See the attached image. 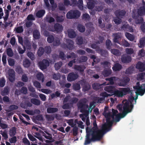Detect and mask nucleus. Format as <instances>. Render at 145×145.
I'll return each instance as SVG.
<instances>
[{
    "mask_svg": "<svg viewBox=\"0 0 145 145\" xmlns=\"http://www.w3.org/2000/svg\"><path fill=\"white\" fill-rule=\"evenodd\" d=\"M130 80L128 77L124 78L120 80V82L118 83V84L120 86L124 87L129 82Z\"/></svg>",
    "mask_w": 145,
    "mask_h": 145,
    "instance_id": "11",
    "label": "nucleus"
},
{
    "mask_svg": "<svg viewBox=\"0 0 145 145\" xmlns=\"http://www.w3.org/2000/svg\"><path fill=\"white\" fill-rule=\"evenodd\" d=\"M82 20L86 21H89L90 19V17L89 15L87 13L83 14L82 16Z\"/></svg>",
    "mask_w": 145,
    "mask_h": 145,
    "instance_id": "42",
    "label": "nucleus"
},
{
    "mask_svg": "<svg viewBox=\"0 0 145 145\" xmlns=\"http://www.w3.org/2000/svg\"><path fill=\"white\" fill-rule=\"evenodd\" d=\"M136 69L140 72H143L145 70V63L138 61L136 65Z\"/></svg>",
    "mask_w": 145,
    "mask_h": 145,
    "instance_id": "8",
    "label": "nucleus"
},
{
    "mask_svg": "<svg viewBox=\"0 0 145 145\" xmlns=\"http://www.w3.org/2000/svg\"><path fill=\"white\" fill-rule=\"evenodd\" d=\"M60 44V41L59 39L58 38H56L54 39L53 42V44L54 46H59Z\"/></svg>",
    "mask_w": 145,
    "mask_h": 145,
    "instance_id": "49",
    "label": "nucleus"
},
{
    "mask_svg": "<svg viewBox=\"0 0 145 145\" xmlns=\"http://www.w3.org/2000/svg\"><path fill=\"white\" fill-rule=\"evenodd\" d=\"M54 37L52 35H49L47 39V41L49 43H52L53 42L54 40Z\"/></svg>",
    "mask_w": 145,
    "mask_h": 145,
    "instance_id": "50",
    "label": "nucleus"
},
{
    "mask_svg": "<svg viewBox=\"0 0 145 145\" xmlns=\"http://www.w3.org/2000/svg\"><path fill=\"white\" fill-rule=\"evenodd\" d=\"M137 13L140 16H142L145 14V7L142 6L137 9Z\"/></svg>",
    "mask_w": 145,
    "mask_h": 145,
    "instance_id": "16",
    "label": "nucleus"
},
{
    "mask_svg": "<svg viewBox=\"0 0 145 145\" xmlns=\"http://www.w3.org/2000/svg\"><path fill=\"white\" fill-rule=\"evenodd\" d=\"M45 13V11L43 9L39 10L36 14V16L38 18L42 17Z\"/></svg>",
    "mask_w": 145,
    "mask_h": 145,
    "instance_id": "27",
    "label": "nucleus"
},
{
    "mask_svg": "<svg viewBox=\"0 0 145 145\" xmlns=\"http://www.w3.org/2000/svg\"><path fill=\"white\" fill-rule=\"evenodd\" d=\"M46 118L48 121H52L54 120L55 116L54 115L46 114Z\"/></svg>",
    "mask_w": 145,
    "mask_h": 145,
    "instance_id": "46",
    "label": "nucleus"
},
{
    "mask_svg": "<svg viewBox=\"0 0 145 145\" xmlns=\"http://www.w3.org/2000/svg\"><path fill=\"white\" fill-rule=\"evenodd\" d=\"M30 101L32 104L37 106H39L41 104V101L40 100L35 98H32Z\"/></svg>",
    "mask_w": 145,
    "mask_h": 145,
    "instance_id": "30",
    "label": "nucleus"
},
{
    "mask_svg": "<svg viewBox=\"0 0 145 145\" xmlns=\"http://www.w3.org/2000/svg\"><path fill=\"white\" fill-rule=\"evenodd\" d=\"M89 113L88 114H86V113H84V114H80V117L81 118L82 120L83 121H85L86 120V118L87 116H88Z\"/></svg>",
    "mask_w": 145,
    "mask_h": 145,
    "instance_id": "54",
    "label": "nucleus"
},
{
    "mask_svg": "<svg viewBox=\"0 0 145 145\" xmlns=\"http://www.w3.org/2000/svg\"><path fill=\"white\" fill-rule=\"evenodd\" d=\"M9 72V80L11 82H13L15 80V74L14 73Z\"/></svg>",
    "mask_w": 145,
    "mask_h": 145,
    "instance_id": "41",
    "label": "nucleus"
},
{
    "mask_svg": "<svg viewBox=\"0 0 145 145\" xmlns=\"http://www.w3.org/2000/svg\"><path fill=\"white\" fill-rule=\"evenodd\" d=\"M108 126L109 128H110V127L109 125H108L107 123H105L103 124L102 125V129H101L103 131L102 133L101 134V135L102 136V138L103 137V134L106 131H109L108 130L107 126Z\"/></svg>",
    "mask_w": 145,
    "mask_h": 145,
    "instance_id": "31",
    "label": "nucleus"
},
{
    "mask_svg": "<svg viewBox=\"0 0 145 145\" xmlns=\"http://www.w3.org/2000/svg\"><path fill=\"white\" fill-rule=\"evenodd\" d=\"M4 12L5 16L3 17V18H4V21H6L7 20L8 17L9 12V10L6 9H5Z\"/></svg>",
    "mask_w": 145,
    "mask_h": 145,
    "instance_id": "52",
    "label": "nucleus"
},
{
    "mask_svg": "<svg viewBox=\"0 0 145 145\" xmlns=\"http://www.w3.org/2000/svg\"><path fill=\"white\" fill-rule=\"evenodd\" d=\"M88 2L87 3L88 7L89 9H93L95 6V2L94 0H88Z\"/></svg>",
    "mask_w": 145,
    "mask_h": 145,
    "instance_id": "21",
    "label": "nucleus"
},
{
    "mask_svg": "<svg viewBox=\"0 0 145 145\" xmlns=\"http://www.w3.org/2000/svg\"><path fill=\"white\" fill-rule=\"evenodd\" d=\"M44 52V48L42 47H40L37 52L38 56L39 57L41 56L43 54Z\"/></svg>",
    "mask_w": 145,
    "mask_h": 145,
    "instance_id": "40",
    "label": "nucleus"
},
{
    "mask_svg": "<svg viewBox=\"0 0 145 145\" xmlns=\"http://www.w3.org/2000/svg\"><path fill=\"white\" fill-rule=\"evenodd\" d=\"M138 95L142 96L144 95L145 92V89H143L142 87L136 89Z\"/></svg>",
    "mask_w": 145,
    "mask_h": 145,
    "instance_id": "38",
    "label": "nucleus"
},
{
    "mask_svg": "<svg viewBox=\"0 0 145 145\" xmlns=\"http://www.w3.org/2000/svg\"><path fill=\"white\" fill-rule=\"evenodd\" d=\"M78 77V75L73 72L69 73L67 77V80L69 81H74L77 79Z\"/></svg>",
    "mask_w": 145,
    "mask_h": 145,
    "instance_id": "10",
    "label": "nucleus"
},
{
    "mask_svg": "<svg viewBox=\"0 0 145 145\" xmlns=\"http://www.w3.org/2000/svg\"><path fill=\"white\" fill-rule=\"evenodd\" d=\"M88 60L87 57L85 56H81L79 58V61L80 62H86Z\"/></svg>",
    "mask_w": 145,
    "mask_h": 145,
    "instance_id": "64",
    "label": "nucleus"
},
{
    "mask_svg": "<svg viewBox=\"0 0 145 145\" xmlns=\"http://www.w3.org/2000/svg\"><path fill=\"white\" fill-rule=\"evenodd\" d=\"M67 33L68 36L70 38H74L76 37V34L73 29H68L67 30Z\"/></svg>",
    "mask_w": 145,
    "mask_h": 145,
    "instance_id": "14",
    "label": "nucleus"
},
{
    "mask_svg": "<svg viewBox=\"0 0 145 145\" xmlns=\"http://www.w3.org/2000/svg\"><path fill=\"white\" fill-rule=\"evenodd\" d=\"M8 61L9 65L13 66L14 65L15 61L14 59L12 58H9L8 59Z\"/></svg>",
    "mask_w": 145,
    "mask_h": 145,
    "instance_id": "62",
    "label": "nucleus"
},
{
    "mask_svg": "<svg viewBox=\"0 0 145 145\" xmlns=\"http://www.w3.org/2000/svg\"><path fill=\"white\" fill-rule=\"evenodd\" d=\"M86 68V67L84 65H76L74 67L75 70L80 72H83Z\"/></svg>",
    "mask_w": 145,
    "mask_h": 145,
    "instance_id": "23",
    "label": "nucleus"
},
{
    "mask_svg": "<svg viewBox=\"0 0 145 145\" xmlns=\"http://www.w3.org/2000/svg\"><path fill=\"white\" fill-rule=\"evenodd\" d=\"M62 65V63L61 61L56 63L54 65L55 68L56 70H58L60 69Z\"/></svg>",
    "mask_w": 145,
    "mask_h": 145,
    "instance_id": "55",
    "label": "nucleus"
},
{
    "mask_svg": "<svg viewBox=\"0 0 145 145\" xmlns=\"http://www.w3.org/2000/svg\"><path fill=\"white\" fill-rule=\"evenodd\" d=\"M129 103L128 101H126L123 104V111L121 114L120 113L121 118H124L128 113L131 112L132 110L129 108Z\"/></svg>",
    "mask_w": 145,
    "mask_h": 145,
    "instance_id": "5",
    "label": "nucleus"
},
{
    "mask_svg": "<svg viewBox=\"0 0 145 145\" xmlns=\"http://www.w3.org/2000/svg\"><path fill=\"white\" fill-rule=\"evenodd\" d=\"M122 68L121 65L119 63H115L112 67L113 70L115 71H120Z\"/></svg>",
    "mask_w": 145,
    "mask_h": 145,
    "instance_id": "22",
    "label": "nucleus"
},
{
    "mask_svg": "<svg viewBox=\"0 0 145 145\" xmlns=\"http://www.w3.org/2000/svg\"><path fill=\"white\" fill-rule=\"evenodd\" d=\"M138 22H137L138 24H141L140 28L142 31L144 33H145V22H144V19L142 17H140L139 19H138Z\"/></svg>",
    "mask_w": 145,
    "mask_h": 145,
    "instance_id": "9",
    "label": "nucleus"
},
{
    "mask_svg": "<svg viewBox=\"0 0 145 145\" xmlns=\"http://www.w3.org/2000/svg\"><path fill=\"white\" fill-rule=\"evenodd\" d=\"M111 53L115 55H118L120 54L119 50H118L116 49H111Z\"/></svg>",
    "mask_w": 145,
    "mask_h": 145,
    "instance_id": "61",
    "label": "nucleus"
},
{
    "mask_svg": "<svg viewBox=\"0 0 145 145\" xmlns=\"http://www.w3.org/2000/svg\"><path fill=\"white\" fill-rule=\"evenodd\" d=\"M112 73L111 70H105L103 72V74L105 76H108L110 75Z\"/></svg>",
    "mask_w": 145,
    "mask_h": 145,
    "instance_id": "51",
    "label": "nucleus"
},
{
    "mask_svg": "<svg viewBox=\"0 0 145 145\" xmlns=\"http://www.w3.org/2000/svg\"><path fill=\"white\" fill-rule=\"evenodd\" d=\"M122 89L123 96L127 95L128 94H130L131 92V90L129 88H120Z\"/></svg>",
    "mask_w": 145,
    "mask_h": 145,
    "instance_id": "26",
    "label": "nucleus"
},
{
    "mask_svg": "<svg viewBox=\"0 0 145 145\" xmlns=\"http://www.w3.org/2000/svg\"><path fill=\"white\" fill-rule=\"evenodd\" d=\"M113 21L117 25L119 24L121 22V20L119 17H117L114 18V19Z\"/></svg>",
    "mask_w": 145,
    "mask_h": 145,
    "instance_id": "63",
    "label": "nucleus"
},
{
    "mask_svg": "<svg viewBox=\"0 0 145 145\" xmlns=\"http://www.w3.org/2000/svg\"><path fill=\"white\" fill-rule=\"evenodd\" d=\"M137 96L135 98V97L133 96H131L130 97L129 99V101L130 102V105H129V108L131 109V110H132L134 106L133 104V101H135V104H136V99H137Z\"/></svg>",
    "mask_w": 145,
    "mask_h": 145,
    "instance_id": "19",
    "label": "nucleus"
},
{
    "mask_svg": "<svg viewBox=\"0 0 145 145\" xmlns=\"http://www.w3.org/2000/svg\"><path fill=\"white\" fill-rule=\"evenodd\" d=\"M117 78L115 76H112L110 78H106L105 80L106 81H109L110 84L113 85L114 84V81H115L117 80Z\"/></svg>",
    "mask_w": 145,
    "mask_h": 145,
    "instance_id": "32",
    "label": "nucleus"
},
{
    "mask_svg": "<svg viewBox=\"0 0 145 145\" xmlns=\"http://www.w3.org/2000/svg\"><path fill=\"white\" fill-rule=\"evenodd\" d=\"M67 48L69 50H72L74 48V42L71 40L68 39L67 40Z\"/></svg>",
    "mask_w": 145,
    "mask_h": 145,
    "instance_id": "18",
    "label": "nucleus"
},
{
    "mask_svg": "<svg viewBox=\"0 0 145 145\" xmlns=\"http://www.w3.org/2000/svg\"><path fill=\"white\" fill-rule=\"evenodd\" d=\"M92 87L94 89L97 90L101 89L102 87L101 85L98 83H94L92 84Z\"/></svg>",
    "mask_w": 145,
    "mask_h": 145,
    "instance_id": "37",
    "label": "nucleus"
},
{
    "mask_svg": "<svg viewBox=\"0 0 145 145\" xmlns=\"http://www.w3.org/2000/svg\"><path fill=\"white\" fill-rule=\"evenodd\" d=\"M125 51L127 54L131 55L134 53V50L133 49L130 48H126L125 50Z\"/></svg>",
    "mask_w": 145,
    "mask_h": 145,
    "instance_id": "56",
    "label": "nucleus"
},
{
    "mask_svg": "<svg viewBox=\"0 0 145 145\" xmlns=\"http://www.w3.org/2000/svg\"><path fill=\"white\" fill-rule=\"evenodd\" d=\"M111 117L106 118V123L111 127L113 124V121H111Z\"/></svg>",
    "mask_w": 145,
    "mask_h": 145,
    "instance_id": "58",
    "label": "nucleus"
},
{
    "mask_svg": "<svg viewBox=\"0 0 145 145\" xmlns=\"http://www.w3.org/2000/svg\"><path fill=\"white\" fill-rule=\"evenodd\" d=\"M63 27L62 25L58 23L54 24V28L51 30L54 32L56 31L57 33H59L62 31Z\"/></svg>",
    "mask_w": 145,
    "mask_h": 145,
    "instance_id": "12",
    "label": "nucleus"
},
{
    "mask_svg": "<svg viewBox=\"0 0 145 145\" xmlns=\"http://www.w3.org/2000/svg\"><path fill=\"white\" fill-rule=\"evenodd\" d=\"M59 58L62 60H65L66 59V57L64 53L62 51H60L59 54Z\"/></svg>",
    "mask_w": 145,
    "mask_h": 145,
    "instance_id": "53",
    "label": "nucleus"
},
{
    "mask_svg": "<svg viewBox=\"0 0 145 145\" xmlns=\"http://www.w3.org/2000/svg\"><path fill=\"white\" fill-rule=\"evenodd\" d=\"M61 76L60 74L59 73L57 74L54 73L52 75V78L55 80H58L60 79Z\"/></svg>",
    "mask_w": 145,
    "mask_h": 145,
    "instance_id": "57",
    "label": "nucleus"
},
{
    "mask_svg": "<svg viewBox=\"0 0 145 145\" xmlns=\"http://www.w3.org/2000/svg\"><path fill=\"white\" fill-rule=\"evenodd\" d=\"M73 88L74 90L77 91L79 90L81 88L80 85L79 84L76 83L73 85Z\"/></svg>",
    "mask_w": 145,
    "mask_h": 145,
    "instance_id": "59",
    "label": "nucleus"
},
{
    "mask_svg": "<svg viewBox=\"0 0 145 145\" xmlns=\"http://www.w3.org/2000/svg\"><path fill=\"white\" fill-rule=\"evenodd\" d=\"M9 93V88L8 86L4 88L3 90L1 92V95L3 96L8 95Z\"/></svg>",
    "mask_w": 145,
    "mask_h": 145,
    "instance_id": "28",
    "label": "nucleus"
},
{
    "mask_svg": "<svg viewBox=\"0 0 145 145\" xmlns=\"http://www.w3.org/2000/svg\"><path fill=\"white\" fill-rule=\"evenodd\" d=\"M126 13V11L124 10H121L120 9L117 10L115 12V14L116 17L121 18H122L125 15Z\"/></svg>",
    "mask_w": 145,
    "mask_h": 145,
    "instance_id": "13",
    "label": "nucleus"
},
{
    "mask_svg": "<svg viewBox=\"0 0 145 145\" xmlns=\"http://www.w3.org/2000/svg\"><path fill=\"white\" fill-rule=\"evenodd\" d=\"M38 65L40 69L42 70L47 68L49 65V63L48 60L44 59L39 62Z\"/></svg>",
    "mask_w": 145,
    "mask_h": 145,
    "instance_id": "6",
    "label": "nucleus"
},
{
    "mask_svg": "<svg viewBox=\"0 0 145 145\" xmlns=\"http://www.w3.org/2000/svg\"><path fill=\"white\" fill-rule=\"evenodd\" d=\"M16 133V128L15 127H12L9 131V135L10 137L14 136Z\"/></svg>",
    "mask_w": 145,
    "mask_h": 145,
    "instance_id": "35",
    "label": "nucleus"
},
{
    "mask_svg": "<svg viewBox=\"0 0 145 145\" xmlns=\"http://www.w3.org/2000/svg\"><path fill=\"white\" fill-rule=\"evenodd\" d=\"M80 12L78 10H71L66 14V17L69 19H76L80 16Z\"/></svg>",
    "mask_w": 145,
    "mask_h": 145,
    "instance_id": "3",
    "label": "nucleus"
},
{
    "mask_svg": "<svg viewBox=\"0 0 145 145\" xmlns=\"http://www.w3.org/2000/svg\"><path fill=\"white\" fill-rule=\"evenodd\" d=\"M61 93L59 91H57L55 93H53L50 96L51 97L52 99H53L55 97H60Z\"/></svg>",
    "mask_w": 145,
    "mask_h": 145,
    "instance_id": "45",
    "label": "nucleus"
},
{
    "mask_svg": "<svg viewBox=\"0 0 145 145\" xmlns=\"http://www.w3.org/2000/svg\"><path fill=\"white\" fill-rule=\"evenodd\" d=\"M125 35L126 38L129 40L131 41H133L135 39L134 37L129 33L126 32Z\"/></svg>",
    "mask_w": 145,
    "mask_h": 145,
    "instance_id": "39",
    "label": "nucleus"
},
{
    "mask_svg": "<svg viewBox=\"0 0 145 145\" xmlns=\"http://www.w3.org/2000/svg\"><path fill=\"white\" fill-rule=\"evenodd\" d=\"M93 124V126L92 129H89V131L88 127L86 128L87 134L84 145L89 144L92 142L100 140L102 138L101 134L103 131L98 129L96 121H94Z\"/></svg>",
    "mask_w": 145,
    "mask_h": 145,
    "instance_id": "1",
    "label": "nucleus"
},
{
    "mask_svg": "<svg viewBox=\"0 0 145 145\" xmlns=\"http://www.w3.org/2000/svg\"><path fill=\"white\" fill-rule=\"evenodd\" d=\"M129 103L128 101H126L123 104V111L121 114L120 113L121 118H124L128 113L131 112L132 110L129 108Z\"/></svg>",
    "mask_w": 145,
    "mask_h": 145,
    "instance_id": "4",
    "label": "nucleus"
},
{
    "mask_svg": "<svg viewBox=\"0 0 145 145\" xmlns=\"http://www.w3.org/2000/svg\"><path fill=\"white\" fill-rule=\"evenodd\" d=\"M120 88H119V90H117L115 88V89L114 90L113 94L118 97L123 96L122 89H121Z\"/></svg>",
    "mask_w": 145,
    "mask_h": 145,
    "instance_id": "15",
    "label": "nucleus"
},
{
    "mask_svg": "<svg viewBox=\"0 0 145 145\" xmlns=\"http://www.w3.org/2000/svg\"><path fill=\"white\" fill-rule=\"evenodd\" d=\"M115 88L114 86H106L104 88V90L107 92L113 94Z\"/></svg>",
    "mask_w": 145,
    "mask_h": 145,
    "instance_id": "17",
    "label": "nucleus"
},
{
    "mask_svg": "<svg viewBox=\"0 0 145 145\" xmlns=\"http://www.w3.org/2000/svg\"><path fill=\"white\" fill-rule=\"evenodd\" d=\"M121 33H117L113 34L114 37V41L115 43H119V40L121 37Z\"/></svg>",
    "mask_w": 145,
    "mask_h": 145,
    "instance_id": "20",
    "label": "nucleus"
},
{
    "mask_svg": "<svg viewBox=\"0 0 145 145\" xmlns=\"http://www.w3.org/2000/svg\"><path fill=\"white\" fill-rule=\"evenodd\" d=\"M86 102L84 99L80 100L77 104L78 108L80 109V112L83 113H89V111L88 110V105L86 104Z\"/></svg>",
    "mask_w": 145,
    "mask_h": 145,
    "instance_id": "2",
    "label": "nucleus"
},
{
    "mask_svg": "<svg viewBox=\"0 0 145 145\" xmlns=\"http://www.w3.org/2000/svg\"><path fill=\"white\" fill-rule=\"evenodd\" d=\"M105 44L107 49L109 50L111 49L112 44L110 40L107 39L106 40Z\"/></svg>",
    "mask_w": 145,
    "mask_h": 145,
    "instance_id": "43",
    "label": "nucleus"
},
{
    "mask_svg": "<svg viewBox=\"0 0 145 145\" xmlns=\"http://www.w3.org/2000/svg\"><path fill=\"white\" fill-rule=\"evenodd\" d=\"M77 5L78 7L80 10H82L84 9L83 0H78Z\"/></svg>",
    "mask_w": 145,
    "mask_h": 145,
    "instance_id": "44",
    "label": "nucleus"
},
{
    "mask_svg": "<svg viewBox=\"0 0 145 145\" xmlns=\"http://www.w3.org/2000/svg\"><path fill=\"white\" fill-rule=\"evenodd\" d=\"M84 85L83 86V89L84 91H86L89 90L90 88V86L89 84L86 82H84Z\"/></svg>",
    "mask_w": 145,
    "mask_h": 145,
    "instance_id": "36",
    "label": "nucleus"
},
{
    "mask_svg": "<svg viewBox=\"0 0 145 145\" xmlns=\"http://www.w3.org/2000/svg\"><path fill=\"white\" fill-rule=\"evenodd\" d=\"M77 28L78 31L81 33H83L85 31V27L81 24H78L77 27Z\"/></svg>",
    "mask_w": 145,
    "mask_h": 145,
    "instance_id": "33",
    "label": "nucleus"
},
{
    "mask_svg": "<svg viewBox=\"0 0 145 145\" xmlns=\"http://www.w3.org/2000/svg\"><path fill=\"white\" fill-rule=\"evenodd\" d=\"M6 52L8 56L10 57H12L13 56V53L11 48L7 49Z\"/></svg>",
    "mask_w": 145,
    "mask_h": 145,
    "instance_id": "48",
    "label": "nucleus"
},
{
    "mask_svg": "<svg viewBox=\"0 0 145 145\" xmlns=\"http://www.w3.org/2000/svg\"><path fill=\"white\" fill-rule=\"evenodd\" d=\"M33 37L36 39H39L40 37V33L39 31L37 30H35L33 32Z\"/></svg>",
    "mask_w": 145,
    "mask_h": 145,
    "instance_id": "25",
    "label": "nucleus"
},
{
    "mask_svg": "<svg viewBox=\"0 0 145 145\" xmlns=\"http://www.w3.org/2000/svg\"><path fill=\"white\" fill-rule=\"evenodd\" d=\"M138 45L140 48H142L144 47L145 45V37H143L140 39L139 43H138Z\"/></svg>",
    "mask_w": 145,
    "mask_h": 145,
    "instance_id": "24",
    "label": "nucleus"
},
{
    "mask_svg": "<svg viewBox=\"0 0 145 145\" xmlns=\"http://www.w3.org/2000/svg\"><path fill=\"white\" fill-rule=\"evenodd\" d=\"M121 61L123 63H129L132 60L131 56L127 54H123L121 57Z\"/></svg>",
    "mask_w": 145,
    "mask_h": 145,
    "instance_id": "7",
    "label": "nucleus"
},
{
    "mask_svg": "<svg viewBox=\"0 0 145 145\" xmlns=\"http://www.w3.org/2000/svg\"><path fill=\"white\" fill-rule=\"evenodd\" d=\"M58 109L57 108L49 107L47 109V112L48 113H54L57 112Z\"/></svg>",
    "mask_w": 145,
    "mask_h": 145,
    "instance_id": "29",
    "label": "nucleus"
},
{
    "mask_svg": "<svg viewBox=\"0 0 145 145\" xmlns=\"http://www.w3.org/2000/svg\"><path fill=\"white\" fill-rule=\"evenodd\" d=\"M37 77L38 80H42V82L44 80L43 78V75L42 73H38L37 75Z\"/></svg>",
    "mask_w": 145,
    "mask_h": 145,
    "instance_id": "60",
    "label": "nucleus"
},
{
    "mask_svg": "<svg viewBox=\"0 0 145 145\" xmlns=\"http://www.w3.org/2000/svg\"><path fill=\"white\" fill-rule=\"evenodd\" d=\"M31 64V62L27 59H25L23 62L24 66L25 68H28L30 67Z\"/></svg>",
    "mask_w": 145,
    "mask_h": 145,
    "instance_id": "34",
    "label": "nucleus"
},
{
    "mask_svg": "<svg viewBox=\"0 0 145 145\" xmlns=\"http://www.w3.org/2000/svg\"><path fill=\"white\" fill-rule=\"evenodd\" d=\"M16 32L17 33H21L23 32L24 29L22 26H18L15 28Z\"/></svg>",
    "mask_w": 145,
    "mask_h": 145,
    "instance_id": "47",
    "label": "nucleus"
}]
</instances>
